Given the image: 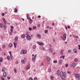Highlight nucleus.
<instances>
[{
	"mask_svg": "<svg viewBox=\"0 0 80 80\" xmlns=\"http://www.w3.org/2000/svg\"><path fill=\"white\" fill-rule=\"evenodd\" d=\"M27 17V19H28V20H30V17Z\"/></svg>",
	"mask_w": 80,
	"mask_h": 80,
	"instance_id": "nucleus-47",
	"label": "nucleus"
},
{
	"mask_svg": "<svg viewBox=\"0 0 80 80\" xmlns=\"http://www.w3.org/2000/svg\"><path fill=\"white\" fill-rule=\"evenodd\" d=\"M75 77L77 78H79V77H80V76L79 75V74H76L75 75Z\"/></svg>",
	"mask_w": 80,
	"mask_h": 80,
	"instance_id": "nucleus-13",
	"label": "nucleus"
},
{
	"mask_svg": "<svg viewBox=\"0 0 80 80\" xmlns=\"http://www.w3.org/2000/svg\"><path fill=\"white\" fill-rule=\"evenodd\" d=\"M60 76L61 78L63 80H65V77H66V73L65 72L63 73L62 71H61L60 73Z\"/></svg>",
	"mask_w": 80,
	"mask_h": 80,
	"instance_id": "nucleus-1",
	"label": "nucleus"
},
{
	"mask_svg": "<svg viewBox=\"0 0 80 80\" xmlns=\"http://www.w3.org/2000/svg\"><path fill=\"white\" fill-rule=\"evenodd\" d=\"M18 37H15V42H17V41H18Z\"/></svg>",
	"mask_w": 80,
	"mask_h": 80,
	"instance_id": "nucleus-9",
	"label": "nucleus"
},
{
	"mask_svg": "<svg viewBox=\"0 0 80 80\" xmlns=\"http://www.w3.org/2000/svg\"><path fill=\"white\" fill-rule=\"evenodd\" d=\"M32 47L33 48H34V49H35L36 48V46H33Z\"/></svg>",
	"mask_w": 80,
	"mask_h": 80,
	"instance_id": "nucleus-34",
	"label": "nucleus"
},
{
	"mask_svg": "<svg viewBox=\"0 0 80 80\" xmlns=\"http://www.w3.org/2000/svg\"><path fill=\"white\" fill-rule=\"evenodd\" d=\"M28 17V14H27V17Z\"/></svg>",
	"mask_w": 80,
	"mask_h": 80,
	"instance_id": "nucleus-64",
	"label": "nucleus"
},
{
	"mask_svg": "<svg viewBox=\"0 0 80 80\" xmlns=\"http://www.w3.org/2000/svg\"><path fill=\"white\" fill-rule=\"evenodd\" d=\"M50 78H51V80H53V79H54V77L53 76H51L50 77Z\"/></svg>",
	"mask_w": 80,
	"mask_h": 80,
	"instance_id": "nucleus-25",
	"label": "nucleus"
},
{
	"mask_svg": "<svg viewBox=\"0 0 80 80\" xmlns=\"http://www.w3.org/2000/svg\"><path fill=\"white\" fill-rule=\"evenodd\" d=\"M38 45H41V46L43 45H44L43 43V42L40 43L39 42H38Z\"/></svg>",
	"mask_w": 80,
	"mask_h": 80,
	"instance_id": "nucleus-6",
	"label": "nucleus"
},
{
	"mask_svg": "<svg viewBox=\"0 0 80 80\" xmlns=\"http://www.w3.org/2000/svg\"><path fill=\"white\" fill-rule=\"evenodd\" d=\"M18 11V10H17V8H15L14 9V12L15 13H17Z\"/></svg>",
	"mask_w": 80,
	"mask_h": 80,
	"instance_id": "nucleus-21",
	"label": "nucleus"
},
{
	"mask_svg": "<svg viewBox=\"0 0 80 80\" xmlns=\"http://www.w3.org/2000/svg\"><path fill=\"white\" fill-rule=\"evenodd\" d=\"M2 20L5 24H6V23H7V21H6V19H5V18H2Z\"/></svg>",
	"mask_w": 80,
	"mask_h": 80,
	"instance_id": "nucleus-5",
	"label": "nucleus"
},
{
	"mask_svg": "<svg viewBox=\"0 0 80 80\" xmlns=\"http://www.w3.org/2000/svg\"><path fill=\"white\" fill-rule=\"evenodd\" d=\"M66 67H68V64H66L65 65Z\"/></svg>",
	"mask_w": 80,
	"mask_h": 80,
	"instance_id": "nucleus-44",
	"label": "nucleus"
},
{
	"mask_svg": "<svg viewBox=\"0 0 80 80\" xmlns=\"http://www.w3.org/2000/svg\"><path fill=\"white\" fill-rule=\"evenodd\" d=\"M74 61L75 62H77V61H78V59L77 58H75V59H74Z\"/></svg>",
	"mask_w": 80,
	"mask_h": 80,
	"instance_id": "nucleus-35",
	"label": "nucleus"
},
{
	"mask_svg": "<svg viewBox=\"0 0 80 80\" xmlns=\"http://www.w3.org/2000/svg\"><path fill=\"white\" fill-rule=\"evenodd\" d=\"M65 28L66 30H67V26H65Z\"/></svg>",
	"mask_w": 80,
	"mask_h": 80,
	"instance_id": "nucleus-60",
	"label": "nucleus"
},
{
	"mask_svg": "<svg viewBox=\"0 0 80 80\" xmlns=\"http://www.w3.org/2000/svg\"><path fill=\"white\" fill-rule=\"evenodd\" d=\"M13 29H12V28L11 29H10V32H13Z\"/></svg>",
	"mask_w": 80,
	"mask_h": 80,
	"instance_id": "nucleus-31",
	"label": "nucleus"
},
{
	"mask_svg": "<svg viewBox=\"0 0 80 80\" xmlns=\"http://www.w3.org/2000/svg\"><path fill=\"white\" fill-rule=\"evenodd\" d=\"M6 46H5V45H3L2 46V48H5L6 47Z\"/></svg>",
	"mask_w": 80,
	"mask_h": 80,
	"instance_id": "nucleus-33",
	"label": "nucleus"
},
{
	"mask_svg": "<svg viewBox=\"0 0 80 80\" xmlns=\"http://www.w3.org/2000/svg\"><path fill=\"white\" fill-rule=\"evenodd\" d=\"M3 24L2 23H1L0 24V27L1 28H3Z\"/></svg>",
	"mask_w": 80,
	"mask_h": 80,
	"instance_id": "nucleus-27",
	"label": "nucleus"
},
{
	"mask_svg": "<svg viewBox=\"0 0 80 80\" xmlns=\"http://www.w3.org/2000/svg\"><path fill=\"white\" fill-rule=\"evenodd\" d=\"M29 30H30V31L32 30V28H29Z\"/></svg>",
	"mask_w": 80,
	"mask_h": 80,
	"instance_id": "nucleus-53",
	"label": "nucleus"
},
{
	"mask_svg": "<svg viewBox=\"0 0 80 80\" xmlns=\"http://www.w3.org/2000/svg\"><path fill=\"white\" fill-rule=\"evenodd\" d=\"M72 66L73 67V68H75V67H76V64H75V63L74 62L72 63Z\"/></svg>",
	"mask_w": 80,
	"mask_h": 80,
	"instance_id": "nucleus-14",
	"label": "nucleus"
},
{
	"mask_svg": "<svg viewBox=\"0 0 80 80\" xmlns=\"http://www.w3.org/2000/svg\"><path fill=\"white\" fill-rule=\"evenodd\" d=\"M7 59H8V60H10V59L9 56L7 57Z\"/></svg>",
	"mask_w": 80,
	"mask_h": 80,
	"instance_id": "nucleus-37",
	"label": "nucleus"
},
{
	"mask_svg": "<svg viewBox=\"0 0 80 80\" xmlns=\"http://www.w3.org/2000/svg\"><path fill=\"white\" fill-rule=\"evenodd\" d=\"M49 46L50 47H52V44H49Z\"/></svg>",
	"mask_w": 80,
	"mask_h": 80,
	"instance_id": "nucleus-54",
	"label": "nucleus"
},
{
	"mask_svg": "<svg viewBox=\"0 0 80 80\" xmlns=\"http://www.w3.org/2000/svg\"><path fill=\"white\" fill-rule=\"evenodd\" d=\"M2 16H4V15H5V13H2Z\"/></svg>",
	"mask_w": 80,
	"mask_h": 80,
	"instance_id": "nucleus-57",
	"label": "nucleus"
},
{
	"mask_svg": "<svg viewBox=\"0 0 80 80\" xmlns=\"http://www.w3.org/2000/svg\"><path fill=\"white\" fill-rule=\"evenodd\" d=\"M37 37H38L39 38H41V35L40 34H37Z\"/></svg>",
	"mask_w": 80,
	"mask_h": 80,
	"instance_id": "nucleus-15",
	"label": "nucleus"
},
{
	"mask_svg": "<svg viewBox=\"0 0 80 80\" xmlns=\"http://www.w3.org/2000/svg\"><path fill=\"white\" fill-rule=\"evenodd\" d=\"M15 73H17V70L16 69H14Z\"/></svg>",
	"mask_w": 80,
	"mask_h": 80,
	"instance_id": "nucleus-48",
	"label": "nucleus"
},
{
	"mask_svg": "<svg viewBox=\"0 0 80 80\" xmlns=\"http://www.w3.org/2000/svg\"><path fill=\"white\" fill-rule=\"evenodd\" d=\"M61 39H62V40L63 41H64V40H66V39L67 38V34L66 33H64L63 35V36H61L60 37Z\"/></svg>",
	"mask_w": 80,
	"mask_h": 80,
	"instance_id": "nucleus-2",
	"label": "nucleus"
},
{
	"mask_svg": "<svg viewBox=\"0 0 80 80\" xmlns=\"http://www.w3.org/2000/svg\"><path fill=\"white\" fill-rule=\"evenodd\" d=\"M6 75H7V72H4L3 74V76L4 77H6Z\"/></svg>",
	"mask_w": 80,
	"mask_h": 80,
	"instance_id": "nucleus-7",
	"label": "nucleus"
},
{
	"mask_svg": "<svg viewBox=\"0 0 80 80\" xmlns=\"http://www.w3.org/2000/svg\"><path fill=\"white\" fill-rule=\"evenodd\" d=\"M27 51L26 50H25L23 51V54H25L26 53H27Z\"/></svg>",
	"mask_w": 80,
	"mask_h": 80,
	"instance_id": "nucleus-17",
	"label": "nucleus"
},
{
	"mask_svg": "<svg viewBox=\"0 0 80 80\" xmlns=\"http://www.w3.org/2000/svg\"><path fill=\"white\" fill-rule=\"evenodd\" d=\"M14 48H16L17 47V43L14 42Z\"/></svg>",
	"mask_w": 80,
	"mask_h": 80,
	"instance_id": "nucleus-20",
	"label": "nucleus"
},
{
	"mask_svg": "<svg viewBox=\"0 0 80 80\" xmlns=\"http://www.w3.org/2000/svg\"><path fill=\"white\" fill-rule=\"evenodd\" d=\"M33 29H34V30H35L37 28L36 27V26H33Z\"/></svg>",
	"mask_w": 80,
	"mask_h": 80,
	"instance_id": "nucleus-38",
	"label": "nucleus"
},
{
	"mask_svg": "<svg viewBox=\"0 0 80 80\" xmlns=\"http://www.w3.org/2000/svg\"><path fill=\"white\" fill-rule=\"evenodd\" d=\"M29 80H33V79H32V78H30L29 79Z\"/></svg>",
	"mask_w": 80,
	"mask_h": 80,
	"instance_id": "nucleus-59",
	"label": "nucleus"
},
{
	"mask_svg": "<svg viewBox=\"0 0 80 80\" xmlns=\"http://www.w3.org/2000/svg\"><path fill=\"white\" fill-rule=\"evenodd\" d=\"M30 68V65H28V66L26 68V70H28V69H29Z\"/></svg>",
	"mask_w": 80,
	"mask_h": 80,
	"instance_id": "nucleus-12",
	"label": "nucleus"
},
{
	"mask_svg": "<svg viewBox=\"0 0 80 80\" xmlns=\"http://www.w3.org/2000/svg\"><path fill=\"white\" fill-rule=\"evenodd\" d=\"M26 38L28 40H30V39H31V38H31V37H30V36L28 35L26 36Z\"/></svg>",
	"mask_w": 80,
	"mask_h": 80,
	"instance_id": "nucleus-4",
	"label": "nucleus"
},
{
	"mask_svg": "<svg viewBox=\"0 0 80 80\" xmlns=\"http://www.w3.org/2000/svg\"><path fill=\"white\" fill-rule=\"evenodd\" d=\"M9 47H12V44L11 43H10L9 44Z\"/></svg>",
	"mask_w": 80,
	"mask_h": 80,
	"instance_id": "nucleus-29",
	"label": "nucleus"
},
{
	"mask_svg": "<svg viewBox=\"0 0 80 80\" xmlns=\"http://www.w3.org/2000/svg\"><path fill=\"white\" fill-rule=\"evenodd\" d=\"M71 52H72V51H71V50H69L68 51V53H71Z\"/></svg>",
	"mask_w": 80,
	"mask_h": 80,
	"instance_id": "nucleus-40",
	"label": "nucleus"
},
{
	"mask_svg": "<svg viewBox=\"0 0 80 80\" xmlns=\"http://www.w3.org/2000/svg\"><path fill=\"white\" fill-rule=\"evenodd\" d=\"M41 65L42 66H43L44 65V63L43 62H42L41 63Z\"/></svg>",
	"mask_w": 80,
	"mask_h": 80,
	"instance_id": "nucleus-45",
	"label": "nucleus"
},
{
	"mask_svg": "<svg viewBox=\"0 0 80 80\" xmlns=\"http://www.w3.org/2000/svg\"><path fill=\"white\" fill-rule=\"evenodd\" d=\"M62 63H63V61H62V59H60L59 60V64H62Z\"/></svg>",
	"mask_w": 80,
	"mask_h": 80,
	"instance_id": "nucleus-10",
	"label": "nucleus"
},
{
	"mask_svg": "<svg viewBox=\"0 0 80 80\" xmlns=\"http://www.w3.org/2000/svg\"><path fill=\"white\" fill-rule=\"evenodd\" d=\"M34 80H37V78H34Z\"/></svg>",
	"mask_w": 80,
	"mask_h": 80,
	"instance_id": "nucleus-58",
	"label": "nucleus"
},
{
	"mask_svg": "<svg viewBox=\"0 0 80 80\" xmlns=\"http://www.w3.org/2000/svg\"><path fill=\"white\" fill-rule=\"evenodd\" d=\"M9 34L11 35H12V32H9Z\"/></svg>",
	"mask_w": 80,
	"mask_h": 80,
	"instance_id": "nucleus-49",
	"label": "nucleus"
},
{
	"mask_svg": "<svg viewBox=\"0 0 80 80\" xmlns=\"http://www.w3.org/2000/svg\"><path fill=\"white\" fill-rule=\"evenodd\" d=\"M22 63H25V60H22Z\"/></svg>",
	"mask_w": 80,
	"mask_h": 80,
	"instance_id": "nucleus-22",
	"label": "nucleus"
},
{
	"mask_svg": "<svg viewBox=\"0 0 80 80\" xmlns=\"http://www.w3.org/2000/svg\"><path fill=\"white\" fill-rule=\"evenodd\" d=\"M68 73H69V74L71 73V72H70V71H68Z\"/></svg>",
	"mask_w": 80,
	"mask_h": 80,
	"instance_id": "nucleus-51",
	"label": "nucleus"
},
{
	"mask_svg": "<svg viewBox=\"0 0 80 80\" xmlns=\"http://www.w3.org/2000/svg\"><path fill=\"white\" fill-rule=\"evenodd\" d=\"M5 70H6V68H4L2 69V72H5Z\"/></svg>",
	"mask_w": 80,
	"mask_h": 80,
	"instance_id": "nucleus-26",
	"label": "nucleus"
},
{
	"mask_svg": "<svg viewBox=\"0 0 80 80\" xmlns=\"http://www.w3.org/2000/svg\"><path fill=\"white\" fill-rule=\"evenodd\" d=\"M47 59L48 60H50V58L48 57L47 58Z\"/></svg>",
	"mask_w": 80,
	"mask_h": 80,
	"instance_id": "nucleus-36",
	"label": "nucleus"
},
{
	"mask_svg": "<svg viewBox=\"0 0 80 80\" xmlns=\"http://www.w3.org/2000/svg\"><path fill=\"white\" fill-rule=\"evenodd\" d=\"M11 28H12V29H13V28H14V27H13V26H11Z\"/></svg>",
	"mask_w": 80,
	"mask_h": 80,
	"instance_id": "nucleus-43",
	"label": "nucleus"
},
{
	"mask_svg": "<svg viewBox=\"0 0 80 80\" xmlns=\"http://www.w3.org/2000/svg\"><path fill=\"white\" fill-rule=\"evenodd\" d=\"M68 28H70V26H68Z\"/></svg>",
	"mask_w": 80,
	"mask_h": 80,
	"instance_id": "nucleus-63",
	"label": "nucleus"
},
{
	"mask_svg": "<svg viewBox=\"0 0 80 80\" xmlns=\"http://www.w3.org/2000/svg\"><path fill=\"white\" fill-rule=\"evenodd\" d=\"M73 51L74 52L76 53L77 52V49L76 48L74 49Z\"/></svg>",
	"mask_w": 80,
	"mask_h": 80,
	"instance_id": "nucleus-16",
	"label": "nucleus"
},
{
	"mask_svg": "<svg viewBox=\"0 0 80 80\" xmlns=\"http://www.w3.org/2000/svg\"><path fill=\"white\" fill-rule=\"evenodd\" d=\"M21 53H23V50H22L21 52Z\"/></svg>",
	"mask_w": 80,
	"mask_h": 80,
	"instance_id": "nucleus-46",
	"label": "nucleus"
},
{
	"mask_svg": "<svg viewBox=\"0 0 80 80\" xmlns=\"http://www.w3.org/2000/svg\"><path fill=\"white\" fill-rule=\"evenodd\" d=\"M48 72H51V69H49L48 70Z\"/></svg>",
	"mask_w": 80,
	"mask_h": 80,
	"instance_id": "nucleus-41",
	"label": "nucleus"
},
{
	"mask_svg": "<svg viewBox=\"0 0 80 80\" xmlns=\"http://www.w3.org/2000/svg\"><path fill=\"white\" fill-rule=\"evenodd\" d=\"M0 62H3V58H0Z\"/></svg>",
	"mask_w": 80,
	"mask_h": 80,
	"instance_id": "nucleus-30",
	"label": "nucleus"
},
{
	"mask_svg": "<svg viewBox=\"0 0 80 80\" xmlns=\"http://www.w3.org/2000/svg\"><path fill=\"white\" fill-rule=\"evenodd\" d=\"M72 36L73 37H75V38H78V36H76V35H72Z\"/></svg>",
	"mask_w": 80,
	"mask_h": 80,
	"instance_id": "nucleus-23",
	"label": "nucleus"
},
{
	"mask_svg": "<svg viewBox=\"0 0 80 80\" xmlns=\"http://www.w3.org/2000/svg\"><path fill=\"white\" fill-rule=\"evenodd\" d=\"M41 16H39L38 17V18H41Z\"/></svg>",
	"mask_w": 80,
	"mask_h": 80,
	"instance_id": "nucleus-61",
	"label": "nucleus"
},
{
	"mask_svg": "<svg viewBox=\"0 0 80 80\" xmlns=\"http://www.w3.org/2000/svg\"><path fill=\"white\" fill-rule=\"evenodd\" d=\"M63 50H61V51L60 52V53L61 55H63Z\"/></svg>",
	"mask_w": 80,
	"mask_h": 80,
	"instance_id": "nucleus-18",
	"label": "nucleus"
},
{
	"mask_svg": "<svg viewBox=\"0 0 80 80\" xmlns=\"http://www.w3.org/2000/svg\"><path fill=\"white\" fill-rule=\"evenodd\" d=\"M62 57L63 59H64V58H65V56H63Z\"/></svg>",
	"mask_w": 80,
	"mask_h": 80,
	"instance_id": "nucleus-55",
	"label": "nucleus"
},
{
	"mask_svg": "<svg viewBox=\"0 0 80 80\" xmlns=\"http://www.w3.org/2000/svg\"><path fill=\"white\" fill-rule=\"evenodd\" d=\"M10 56L11 59H12V60H13V56H12V54L10 55Z\"/></svg>",
	"mask_w": 80,
	"mask_h": 80,
	"instance_id": "nucleus-28",
	"label": "nucleus"
},
{
	"mask_svg": "<svg viewBox=\"0 0 80 80\" xmlns=\"http://www.w3.org/2000/svg\"><path fill=\"white\" fill-rule=\"evenodd\" d=\"M48 32V30H45V33H47V32Z\"/></svg>",
	"mask_w": 80,
	"mask_h": 80,
	"instance_id": "nucleus-32",
	"label": "nucleus"
},
{
	"mask_svg": "<svg viewBox=\"0 0 80 80\" xmlns=\"http://www.w3.org/2000/svg\"><path fill=\"white\" fill-rule=\"evenodd\" d=\"M4 30H7V25H4L3 26Z\"/></svg>",
	"mask_w": 80,
	"mask_h": 80,
	"instance_id": "nucleus-11",
	"label": "nucleus"
},
{
	"mask_svg": "<svg viewBox=\"0 0 80 80\" xmlns=\"http://www.w3.org/2000/svg\"><path fill=\"white\" fill-rule=\"evenodd\" d=\"M25 37H26V36H25V35L24 34H22V35L21 37L22 38L24 39L25 38Z\"/></svg>",
	"mask_w": 80,
	"mask_h": 80,
	"instance_id": "nucleus-8",
	"label": "nucleus"
},
{
	"mask_svg": "<svg viewBox=\"0 0 80 80\" xmlns=\"http://www.w3.org/2000/svg\"><path fill=\"white\" fill-rule=\"evenodd\" d=\"M37 57V54H35L34 57L32 58V61H35L36 60V57Z\"/></svg>",
	"mask_w": 80,
	"mask_h": 80,
	"instance_id": "nucleus-3",
	"label": "nucleus"
},
{
	"mask_svg": "<svg viewBox=\"0 0 80 80\" xmlns=\"http://www.w3.org/2000/svg\"><path fill=\"white\" fill-rule=\"evenodd\" d=\"M9 54H10V55H12V52H11L9 51Z\"/></svg>",
	"mask_w": 80,
	"mask_h": 80,
	"instance_id": "nucleus-42",
	"label": "nucleus"
},
{
	"mask_svg": "<svg viewBox=\"0 0 80 80\" xmlns=\"http://www.w3.org/2000/svg\"><path fill=\"white\" fill-rule=\"evenodd\" d=\"M38 27H40V24H38Z\"/></svg>",
	"mask_w": 80,
	"mask_h": 80,
	"instance_id": "nucleus-62",
	"label": "nucleus"
},
{
	"mask_svg": "<svg viewBox=\"0 0 80 80\" xmlns=\"http://www.w3.org/2000/svg\"><path fill=\"white\" fill-rule=\"evenodd\" d=\"M49 50L50 52H53V49L52 48L49 49Z\"/></svg>",
	"mask_w": 80,
	"mask_h": 80,
	"instance_id": "nucleus-24",
	"label": "nucleus"
},
{
	"mask_svg": "<svg viewBox=\"0 0 80 80\" xmlns=\"http://www.w3.org/2000/svg\"><path fill=\"white\" fill-rule=\"evenodd\" d=\"M1 79L2 80H4V78H3V77H1Z\"/></svg>",
	"mask_w": 80,
	"mask_h": 80,
	"instance_id": "nucleus-39",
	"label": "nucleus"
},
{
	"mask_svg": "<svg viewBox=\"0 0 80 80\" xmlns=\"http://www.w3.org/2000/svg\"><path fill=\"white\" fill-rule=\"evenodd\" d=\"M78 47H79L78 48L79 50H80V45H78Z\"/></svg>",
	"mask_w": 80,
	"mask_h": 80,
	"instance_id": "nucleus-56",
	"label": "nucleus"
},
{
	"mask_svg": "<svg viewBox=\"0 0 80 80\" xmlns=\"http://www.w3.org/2000/svg\"><path fill=\"white\" fill-rule=\"evenodd\" d=\"M7 78L8 80H10V78L9 77H8Z\"/></svg>",
	"mask_w": 80,
	"mask_h": 80,
	"instance_id": "nucleus-52",
	"label": "nucleus"
},
{
	"mask_svg": "<svg viewBox=\"0 0 80 80\" xmlns=\"http://www.w3.org/2000/svg\"><path fill=\"white\" fill-rule=\"evenodd\" d=\"M32 22H33V20L31 19H29V22L30 23H32Z\"/></svg>",
	"mask_w": 80,
	"mask_h": 80,
	"instance_id": "nucleus-19",
	"label": "nucleus"
},
{
	"mask_svg": "<svg viewBox=\"0 0 80 80\" xmlns=\"http://www.w3.org/2000/svg\"><path fill=\"white\" fill-rule=\"evenodd\" d=\"M53 63H57V61H54L53 62Z\"/></svg>",
	"mask_w": 80,
	"mask_h": 80,
	"instance_id": "nucleus-50",
	"label": "nucleus"
}]
</instances>
